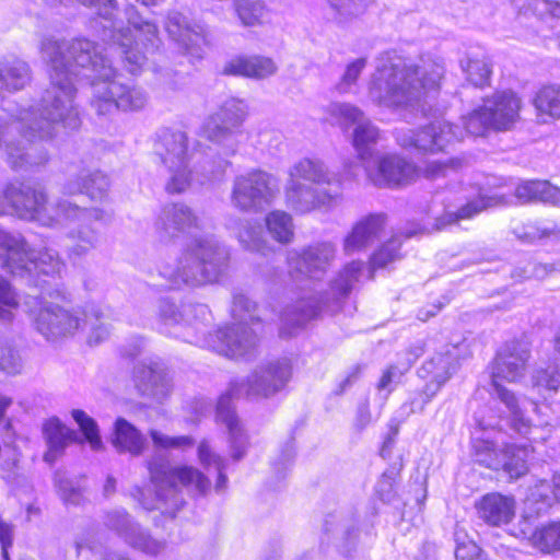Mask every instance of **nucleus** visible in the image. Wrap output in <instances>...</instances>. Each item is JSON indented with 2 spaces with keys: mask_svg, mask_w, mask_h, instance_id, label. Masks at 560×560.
Here are the masks:
<instances>
[{
  "mask_svg": "<svg viewBox=\"0 0 560 560\" xmlns=\"http://www.w3.org/2000/svg\"><path fill=\"white\" fill-rule=\"evenodd\" d=\"M40 54L49 67L50 84L40 98L39 108H22L10 124L0 119V149L14 171H28L44 165L47 151L40 144L54 136L55 126L75 130L81 125L74 103V79H91L90 105L97 115L136 112L148 103L145 91L121 82L110 59L95 43L86 38L40 42Z\"/></svg>",
  "mask_w": 560,
  "mask_h": 560,
  "instance_id": "obj_1",
  "label": "nucleus"
},
{
  "mask_svg": "<svg viewBox=\"0 0 560 560\" xmlns=\"http://www.w3.org/2000/svg\"><path fill=\"white\" fill-rule=\"evenodd\" d=\"M9 212L47 228H61L79 222L78 228L68 233L72 241L69 247L70 257L88 255L101 241V233L94 223L103 221V210L80 207L66 198L48 202V196L40 187L24 183H10L1 187L0 214Z\"/></svg>",
  "mask_w": 560,
  "mask_h": 560,
  "instance_id": "obj_2",
  "label": "nucleus"
},
{
  "mask_svg": "<svg viewBox=\"0 0 560 560\" xmlns=\"http://www.w3.org/2000/svg\"><path fill=\"white\" fill-rule=\"evenodd\" d=\"M443 60L422 57L412 61L394 51L381 54L366 90L370 101L393 112L413 110L424 96L441 88Z\"/></svg>",
  "mask_w": 560,
  "mask_h": 560,
  "instance_id": "obj_3",
  "label": "nucleus"
},
{
  "mask_svg": "<svg viewBox=\"0 0 560 560\" xmlns=\"http://www.w3.org/2000/svg\"><path fill=\"white\" fill-rule=\"evenodd\" d=\"M292 376L289 359H279L259 365L246 381H234L217 404V421L226 427L231 455L234 460L244 457L247 435L236 416L232 399L241 396L268 398L282 390Z\"/></svg>",
  "mask_w": 560,
  "mask_h": 560,
  "instance_id": "obj_4",
  "label": "nucleus"
},
{
  "mask_svg": "<svg viewBox=\"0 0 560 560\" xmlns=\"http://www.w3.org/2000/svg\"><path fill=\"white\" fill-rule=\"evenodd\" d=\"M341 177L322 160L303 158L288 171L284 200L289 209L306 214L322 208H331L342 197Z\"/></svg>",
  "mask_w": 560,
  "mask_h": 560,
  "instance_id": "obj_5",
  "label": "nucleus"
},
{
  "mask_svg": "<svg viewBox=\"0 0 560 560\" xmlns=\"http://www.w3.org/2000/svg\"><path fill=\"white\" fill-rule=\"evenodd\" d=\"M530 359V348L526 341L512 340L503 345L491 363V385L493 396L503 402L509 411L511 427L522 435L530 430V419L525 415L527 406L537 411L534 401H524L520 405L513 392L504 387L501 382L516 383L526 372Z\"/></svg>",
  "mask_w": 560,
  "mask_h": 560,
  "instance_id": "obj_6",
  "label": "nucleus"
},
{
  "mask_svg": "<svg viewBox=\"0 0 560 560\" xmlns=\"http://www.w3.org/2000/svg\"><path fill=\"white\" fill-rule=\"evenodd\" d=\"M229 254L213 236L194 238L183 252L176 266L163 265L159 269L171 287L180 284L200 287L215 282L223 272Z\"/></svg>",
  "mask_w": 560,
  "mask_h": 560,
  "instance_id": "obj_7",
  "label": "nucleus"
},
{
  "mask_svg": "<svg viewBox=\"0 0 560 560\" xmlns=\"http://www.w3.org/2000/svg\"><path fill=\"white\" fill-rule=\"evenodd\" d=\"M148 470L155 502L141 501V504L171 517L185 504L182 488L198 495H205L210 489V480L192 466H173L164 458H153L148 462Z\"/></svg>",
  "mask_w": 560,
  "mask_h": 560,
  "instance_id": "obj_8",
  "label": "nucleus"
},
{
  "mask_svg": "<svg viewBox=\"0 0 560 560\" xmlns=\"http://www.w3.org/2000/svg\"><path fill=\"white\" fill-rule=\"evenodd\" d=\"M0 249L3 250V254H0V267L12 275L36 272L54 278L63 269V262L56 250H32L20 234L0 230Z\"/></svg>",
  "mask_w": 560,
  "mask_h": 560,
  "instance_id": "obj_9",
  "label": "nucleus"
},
{
  "mask_svg": "<svg viewBox=\"0 0 560 560\" xmlns=\"http://www.w3.org/2000/svg\"><path fill=\"white\" fill-rule=\"evenodd\" d=\"M279 192L278 178L261 170H250L233 180L231 202L241 211L258 212L268 207Z\"/></svg>",
  "mask_w": 560,
  "mask_h": 560,
  "instance_id": "obj_10",
  "label": "nucleus"
},
{
  "mask_svg": "<svg viewBox=\"0 0 560 560\" xmlns=\"http://www.w3.org/2000/svg\"><path fill=\"white\" fill-rule=\"evenodd\" d=\"M128 22L132 25L136 34L129 30H119L116 40L124 57L125 67L130 73H137L145 61L147 54H152L160 46L158 27L155 24L143 20L132 8L127 11Z\"/></svg>",
  "mask_w": 560,
  "mask_h": 560,
  "instance_id": "obj_11",
  "label": "nucleus"
},
{
  "mask_svg": "<svg viewBox=\"0 0 560 560\" xmlns=\"http://www.w3.org/2000/svg\"><path fill=\"white\" fill-rule=\"evenodd\" d=\"M464 137L460 127L445 120H435L419 130L401 129L396 132L400 147L417 152L436 153L459 142Z\"/></svg>",
  "mask_w": 560,
  "mask_h": 560,
  "instance_id": "obj_12",
  "label": "nucleus"
},
{
  "mask_svg": "<svg viewBox=\"0 0 560 560\" xmlns=\"http://www.w3.org/2000/svg\"><path fill=\"white\" fill-rule=\"evenodd\" d=\"M330 115L345 128L354 126L352 144L355 148L362 166L365 161H372L371 147L375 145L380 138V129L355 105L350 103H334L329 106Z\"/></svg>",
  "mask_w": 560,
  "mask_h": 560,
  "instance_id": "obj_13",
  "label": "nucleus"
},
{
  "mask_svg": "<svg viewBox=\"0 0 560 560\" xmlns=\"http://www.w3.org/2000/svg\"><path fill=\"white\" fill-rule=\"evenodd\" d=\"M32 319L35 329L49 341L73 336L82 328L78 312L43 300L38 302V310L32 311Z\"/></svg>",
  "mask_w": 560,
  "mask_h": 560,
  "instance_id": "obj_14",
  "label": "nucleus"
},
{
  "mask_svg": "<svg viewBox=\"0 0 560 560\" xmlns=\"http://www.w3.org/2000/svg\"><path fill=\"white\" fill-rule=\"evenodd\" d=\"M363 168L368 180L381 188L407 186L419 176L416 164L398 154L375 155Z\"/></svg>",
  "mask_w": 560,
  "mask_h": 560,
  "instance_id": "obj_15",
  "label": "nucleus"
},
{
  "mask_svg": "<svg viewBox=\"0 0 560 560\" xmlns=\"http://www.w3.org/2000/svg\"><path fill=\"white\" fill-rule=\"evenodd\" d=\"M247 115V104L243 100L230 97L208 117L203 135L209 141L223 143L240 131Z\"/></svg>",
  "mask_w": 560,
  "mask_h": 560,
  "instance_id": "obj_16",
  "label": "nucleus"
},
{
  "mask_svg": "<svg viewBox=\"0 0 560 560\" xmlns=\"http://www.w3.org/2000/svg\"><path fill=\"white\" fill-rule=\"evenodd\" d=\"M257 336L253 329L241 323H233L209 335L206 345L213 351L231 359L252 355L257 348Z\"/></svg>",
  "mask_w": 560,
  "mask_h": 560,
  "instance_id": "obj_17",
  "label": "nucleus"
},
{
  "mask_svg": "<svg viewBox=\"0 0 560 560\" xmlns=\"http://www.w3.org/2000/svg\"><path fill=\"white\" fill-rule=\"evenodd\" d=\"M105 525L115 530L132 548L148 555H158L165 548L161 540L152 538L124 510H114L106 514Z\"/></svg>",
  "mask_w": 560,
  "mask_h": 560,
  "instance_id": "obj_18",
  "label": "nucleus"
},
{
  "mask_svg": "<svg viewBox=\"0 0 560 560\" xmlns=\"http://www.w3.org/2000/svg\"><path fill=\"white\" fill-rule=\"evenodd\" d=\"M192 228H199V218L188 206L179 202L165 205L154 222V231L161 242L171 241Z\"/></svg>",
  "mask_w": 560,
  "mask_h": 560,
  "instance_id": "obj_19",
  "label": "nucleus"
},
{
  "mask_svg": "<svg viewBox=\"0 0 560 560\" xmlns=\"http://www.w3.org/2000/svg\"><path fill=\"white\" fill-rule=\"evenodd\" d=\"M336 246L330 242L312 244L289 258L291 268L308 278H322L336 257Z\"/></svg>",
  "mask_w": 560,
  "mask_h": 560,
  "instance_id": "obj_20",
  "label": "nucleus"
},
{
  "mask_svg": "<svg viewBox=\"0 0 560 560\" xmlns=\"http://www.w3.org/2000/svg\"><path fill=\"white\" fill-rule=\"evenodd\" d=\"M459 352L457 346H447L443 352L435 353L419 369L418 374L427 381L429 396H435L458 368Z\"/></svg>",
  "mask_w": 560,
  "mask_h": 560,
  "instance_id": "obj_21",
  "label": "nucleus"
},
{
  "mask_svg": "<svg viewBox=\"0 0 560 560\" xmlns=\"http://www.w3.org/2000/svg\"><path fill=\"white\" fill-rule=\"evenodd\" d=\"M132 381L141 396L159 401L165 399L172 390L171 380L158 362L137 363L132 371Z\"/></svg>",
  "mask_w": 560,
  "mask_h": 560,
  "instance_id": "obj_22",
  "label": "nucleus"
},
{
  "mask_svg": "<svg viewBox=\"0 0 560 560\" xmlns=\"http://www.w3.org/2000/svg\"><path fill=\"white\" fill-rule=\"evenodd\" d=\"M483 105L494 130L510 129L518 119L521 100L511 91L494 93L483 100Z\"/></svg>",
  "mask_w": 560,
  "mask_h": 560,
  "instance_id": "obj_23",
  "label": "nucleus"
},
{
  "mask_svg": "<svg viewBox=\"0 0 560 560\" xmlns=\"http://www.w3.org/2000/svg\"><path fill=\"white\" fill-rule=\"evenodd\" d=\"M154 154L164 166H175L190 162L188 137L180 130H163L154 143Z\"/></svg>",
  "mask_w": 560,
  "mask_h": 560,
  "instance_id": "obj_24",
  "label": "nucleus"
},
{
  "mask_svg": "<svg viewBox=\"0 0 560 560\" xmlns=\"http://www.w3.org/2000/svg\"><path fill=\"white\" fill-rule=\"evenodd\" d=\"M43 438L47 446L43 459L52 465L63 454L66 448L79 440L78 433L63 424L58 418H50L43 423Z\"/></svg>",
  "mask_w": 560,
  "mask_h": 560,
  "instance_id": "obj_25",
  "label": "nucleus"
},
{
  "mask_svg": "<svg viewBox=\"0 0 560 560\" xmlns=\"http://www.w3.org/2000/svg\"><path fill=\"white\" fill-rule=\"evenodd\" d=\"M385 225V217L370 214L358 221L343 240V252L352 255L372 245L381 235Z\"/></svg>",
  "mask_w": 560,
  "mask_h": 560,
  "instance_id": "obj_26",
  "label": "nucleus"
},
{
  "mask_svg": "<svg viewBox=\"0 0 560 560\" xmlns=\"http://www.w3.org/2000/svg\"><path fill=\"white\" fill-rule=\"evenodd\" d=\"M479 517L486 523L500 526L512 521L515 514V500L513 497L498 492L488 493L476 504Z\"/></svg>",
  "mask_w": 560,
  "mask_h": 560,
  "instance_id": "obj_27",
  "label": "nucleus"
},
{
  "mask_svg": "<svg viewBox=\"0 0 560 560\" xmlns=\"http://www.w3.org/2000/svg\"><path fill=\"white\" fill-rule=\"evenodd\" d=\"M109 188V179L101 171L80 170L63 186L66 195L85 194L91 199H102Z\"/></svg>",
  "mask_w": 560,
  "mask_h": 560,
  "instance_id": "obj_28",
  "label": "nucleus"
},
{
  "mask_svg": "<svg viewBox=\"0 0 560 560\" xmlns=\"http://www.w3.org/2000/svg\"><path fill=\"white\" fill-rule=\"evenodd\" d=\"M166 31L168 35L177 42L187 54L191 56H201V45L205 38L199 31L190 26L187 19L179 12H171L167 16Z\"/></svg>",
  "mask_w": 560,
  "mask_h": 560,
  "instance_id": "obj_29",
  "label": "nucleus"
},
{
  "mask_svg": "<svg viewBox=\"0 0 560 560\" xmlns=\"http://www.w3.org/2000/svg\"><path fill=\"white\" fill-rule=\"evenodd\" d=\"M522 205L544 203L560 207V188L549 180L532 179L521 182L514 192Z\"/></svg>",
  "mask_w": 560,
  "mask_h": 560,
  "instance_id": "obj_30",
  "label": "nucleus"
},
{
  "mask_svg": "<svg viewBox=\"0 0 560 560\" xmlns=\"http://www.w3.org/2000/svg\"><path fill=\"white\" fill-rule=\"evenodd\" d=\"M504 196H480L479 198L467 202L456 212H445L435 219L433 229L442 231L447 226L457 223L459 220H467L480 213L482 210L500 205H508Z\"/></svg>",
  "mask_w": 560,
  "mask_h": 560,
  "instance_id": "obj_31",
  "label": "nucleus"
},
{
  "mask_svg": "<svg viewBox=\"0 0 560 560\" xmlns=\"http://www.w3.org/2000/svg\"><path fill=\"white\" fill-rule=\"evenodd\" d=\"M110 442L118 453H128L133 457L141 455L147 444L143 434L124 418L115 421Z\"/></svg>",
  "mask_w": 560,
  "mask_h": 560,
  "instance_id": "obj_32",
  "label": "nucleus"
},
{
  "mask_svg": "<svg viewBox=\"0 0 560 560\" xmlns=\"http://www.w3.org/2000/svg\"><path fill=\"white\" fill-rule=\"evenodd\" d=\"M277 70L278 67L271 58L252 56L232 59L225 66L224 73L259 80L275 74Z\"/></svg>",
  "mask_w": 560,
  "mask_h": 560,
  "instance_id": "obj_33",
  "label": "nucleus"
},
{
  "mask_svg": "<svg viewBox=\"0 0 560 560\" xmlns=\"http://www.w3.org/2000/svg\"><path fill=\"white\" fill-rule=\"evenodd\" d=\"M32 79L28 63L19 58L0 61V98L4 92L23 90Z\"/></svg>",
  "mask_w": 560,
  "mask_h": 560,
  "instance_id": "obj_34",
  "label": "nucleus"
},
{
  "mask_svg": "<svg viewBox=\"0 0 560 560\" xmlns=\"http://www.w3.org/2000/svg\"><path fill=\"white\" fill-rule=\"evenodd\" d=\"M322 311L319 300L315 296L301 299L288 305L281 316L282 325L281 335L285 334L288 328H299L304 326L308 320L315 318Z\"/></svg>",
  "mask_w": 560,
  "mask_h": 560,
  "instance_id": "obj_35",
  "label": "nucleus"
},
{
  "mask_svg": "<svg viewBox=\"0 0 560 560\" xmlns=\"http://www.w3.org/2000/svg\"><path fill=\"white\" fill-rule=\"evenodd\" d=\"M110 312L98 305H91L84 312L82 327H89V342L100 343L107 339L112 331Z\"/></svg>",
  "mask_w": 560,
  "mask_h": 560,
  "instance_id": "obj_36",
  "label": "nucleus"
},
{
  "mask_svg": "<svg viewBox=\"0 0 560 560\" xmlns=\"http://www.w3.org/2000/svg\"><path fill=\"white\" fill-rule=\"evenodd\" d=\"M363 262L360 260H353L347 264L334 279L330 284V293L332 300L339 303L340 300L347 298L353 290L355 283L362 273Z\"/></svg>",
  "mask_w": 560,
  "mask_h": 560,
  "instance_id": "obj_37",
  "label": "nucleus"
},
{
  "mask_svg": "<svg viewBox=\"0 0 560 560\" xmlns=\"http://www.w3.org/2000/svg\"><path fill=\"white\" fill-rule=\"evenodd\" d=\"M460 67L466 79L477 88L489 85L492 73V65L486 55L467 56L460 61Z\"/></svg>",
  "mask_w": 560,
  "mask_h": 560,
  "instance_id": "obj_38",
  "label": "nucleus"
},
{
  "mask_svg": "<svg viewBox=\"0 0 560 560\" xmlns=\"http://www.w3.org/2000/svg\"><path fill=\"white\" fill-rule=\"evenodd\" d=\"M267 230L271 237L280 244H289L294 237V224L291 214L275 210L265 219Z\"/></svg>",
  "mask_w": 560,
  "mask_h": 560,
  "instance_id": "obj_39",
  "label": "nucleus"
},
{
  "mask_svg": "<svg viewBox=\"0 0 560 560\" xmlns=\"http://www.w3.org/2000/svg\"><path fill=\"white\" fill-rule=\"evenodd\" d=\"M532 545L542 553L560 551V521L550 522L534 530L530 536Z\"/></svg>",
  "mask_w": 560,
  "mask_h": 560,
  "instance_id": "obj_40",
  "label": "nucleus"
},
{
  "mask_svg": "<svg viewBox=\"0 0 560 560\" xmlns=\"http://www.w3.org/2000/svg\"><path fill=\"white\" fill-rule=\"evenodd\" d=\"M529 452L526 447L509 445L503 448V457L500 469H503L511 479L524 476L527 470Z\"/></svg>",
  "mask_w": 560,
  "mask_h": 560,
  "instance_id": "obj_41",
  "label": "nucleus"
},
{
  "mask_svg": "<svg viewBox=\"0 0 560 560\" xmlns=\"http://www.w3.org/2000/svg\"><path fill=\"white\" fill-rule=\"evenodd\" d=\"M237 240L247 250L256 252L261 255H268L272 252V246L264 237L261 226L253 224L249 221H245L241 224L237 232Z\"/></svg>",
  "mask_w": 560,
  "mask_h": 560,
  "instance_id": "obj_42",
  "label": "nucleus"
},
{
  "mask_svg": "<svg viewBox=\"0 0 560 560\" xmlns=\"http://www.w3.org/2000/svg\"><path fill=\"white\" fill-rule=\"evenodd\" d=\"M534 105L539 114L560 118V85L542 86L534 98Z\"/></svg>",
  "mask_w": 560,
  "mask_h": 560,
  "instance_id": "obj_43",
  "label": "nucleus"
},
{
  "mask_svg": "<svg viewBox=\"0 0 560 560\" xmlns=\"http://www.w3.org/2000/svg\"><path fill=\"white\" fill-rule=\"evenodd\" d=\"M168 176L165 180V190L168 194H183L192 185V170L189 163H183L175 166H165Z\"/></svg>",
  "mask_w": 560,
  "mask_h": 560,
  "instance_id": "obj_44",
  "label": "nucleus"
},
{
  "mask_svg": "<svg viewBox=\"0 0 560 560\" xmlns=\"http://www.w3.org/2000/svg\"><path fill=\"white\" fill-rule=\"evenodd\" d=\"M474 459L490 469L499 470L503 457V448L499 450L491 441L476 439L472 442Z\"/></svg>",
  "mask_w": 560,
  "mask_h": 560,
  "instance_id": "obj_45",
  "label": "nucleus"
},
{
  "mask_svg": "<svg viewBox=\"0 0 560 560\" xmlns=\"http://www.w3.org/2000/svg\"><path fill=\"white\" fill-rule=\"evenodd\" d=\"M236 12L245 26H255L262 23L266 7L261 0H238Z\"/></svg>",
  "mask_w": 560,
  "mask_h": 560,
  "instance_id": "obj_46",
  "label": "nucleus"
},
{
  "mask_svg": "<svg viewBox=\"0 0 560 560\" xmlns=\"http://www.w3.org/2000/svg\"><path fill=\"white\" fill-rule=\"evenodd\" d=\"M72 418L80 427V430L85 436L93 451H100L103 447V442L98 433L97 423L83 410L74 409L71 412Z\"/></svg>",
  "mask_w": 560,
  "mask_h": 560,
  "instance_id": "obj_47",
  "label": "nucleus"
},
{
  "mask_svg": "<svg viewBox=\"0 0 560 560\" xmlns=\"http://www.w3.org/2000/svg\"><path fill=\"white\" fill-rule=\"evenodd\" d=\"M366 65L368 59L365 57H360L349 62L346 66L345 72L342 73L340 80L335 85L336 91L340 94L350 93L353 86L357 85V82Z\"/></svg>",
  "mask_w": 560,
  "mask_h": 560,
  "instance_id": "obj_48",
  "label": "nucleus"
},
{
  "mask_svg": "<svg viewBox=\"0 0 560 560\" xmlns=\"http://www.w3.org/2000/svg\"><path fill=\"white\" fill-rule=\"evenodd\" d=\"M401 246V238L399 235H395L389 238L382 247L374 253L371 258L372 270L376 268H384L389 262L400 258L399 248Z\"/></svg>",
  "mask_w": 560,
  "mask_h": 560,
  "instance_id": "obj_49",
  "label": "nucleus"
},
{
  "mask_svg": "<svg viewBox=\"0 0 560 560\" xmlns=\"http://www.w3.org/2000/svg\"><path fill=\"white\" fill-rule=\"evenodd\" d=\"M256 303L244 294H236L233 298L232 316L235 323L248 326L259 318L255 316Z\"/></svg>",
  "mask_w": 560,
  "mask_h": 560,
  "instance_id": "obj_50",
  "label": "nucleus"
},
{
  "mask_svg": "<svg viewBox=\"0 0 560 560\" xmlns=\"http://www.w3.org/2000/svg\"><path fill=\"white\" fill-rule=\"evenodd\" d=\"M19 301L15 292L8 281L0 277V320L12 322L14 311L19 307Z\"/></svg>",
  "mask_w": 560,
  "mask_h": 560,
  "instance_id": "obj_51",
  "label": "nucleus"
},
{
  "mask_svg": "<svg viewBox=\"0 0 560 560\" xmlns=\"http://www.w3.org/2000/svg\"><path fill=\"white\" fill-rule=\"evenodd\" d=\"M533 384L535 387L542 388L551 394L557 393L560 387V368L553 364L537 370L533 376Z\"/></svg>",
  "mask_w": 560,
  "mask_h": 560,
  "instance_id": "obj_52",
  "label": "nucleus"
},
{
  "mask_svg": "<svg viewBox=\"0 0 560 560\" xmlns=\"http://www.w3.org/2000/svg\"><path fill=\"white\" fill-rule=\"evenodd\" d=\"M465 129L472 136H483L489 129H492L490 116L485 110V105L474 109L464 118Z\"/></svg>",
  "mask_w": 560,
  "mask_h": 560,
  "instance_id": "obj_53",
  "label": "nucleus"
},
{
  "mask_svg": "<svg viewBox=\"0 0 560 560\" xmlns=\"http://www.w3.org/2000/svg\"><path fill=\"white\" fill-rule=\"evenodd\" d=\"M369 0H329L340 21H347L362 14Z\"/></svg>",
  "mask_w": 560,
  "mask_h": 560,
  "instance_id": "obj_54",
  "label": "nucleus"
},
{
  "mask_svg": "<svg viewBox=\"0 0 560 560\" xmlns=\"http://www.w3.org/2000/svg\"><path fill=\"white\" fill-rule=\"evenodd\" d=\"M24 360L20 352L11 347L0 349V369L10 375L22 373Z\"/></svg>",
  "mask_w": 560,
  "mask_h": 560,
  "instance_id": "obj_55",
  "label": "nucleus"
},
{
  "mask_svg": "<svg viewBox=\"0 0 560 560\" xmlns=\"http://www.w3.org/2000/svg\"><path fill=\"white\" fill-rule=\"evenodd\" d=\"M154 445L162 448H187L194 445V440L188 435L168 436L158 430L150 431Z\"/></svg>",
  "mask_w": 560,
  "mask_h": 560,
  "instance_id": "obj_56",
  "label": "nucleus"
},
{
  "mask_svg": "<svg viewBox=\"0 0 560 560\" xmlns=\"http://www.w3.org/2000/svg\"><path fill=\"white\" fill-rule=\"evenodd\" d=\"M158 315L166 326L182 325L183 323V307L179 310L175 303L167 299L159 301Z\"/></svg>",
  "mask_w": 560,
  "mask_h": 560,
  "instance_id": "obj_57",
  "label": "nucleus"
},
{
  "mask_svg": "<svg viewBox=\"0 0 560 560\" xmlns=\"http://www.w3.org/2000/svg\"><path fill=\"white\" fill-rule=\"evenodd\" d=\"M85 7L94 8L96 13L104 20L109 22L108 28H116V23L113 21L116 12L115 0H77ZM107 28V25H105Z\"/></svg>",
  "mask_w": 560,
  "mask_h": 560,
  "instance_id": "obj_58",
  "label": "nucleus"
},
{
  "mask_svg": "<svg viewBox=\"0 0 560 560\" xmlns=\"http://www.w3.org/2000/svg\"><path fill=\"white\" fill-rule=\"evenodd\" d=\"M527 10L538 18L560 16V3L550 0H528Z\"/></svg>",
  "mask_w": 560,
  "mask_h": 560,
  "instance_id": "obj_59",
  "label": "nucleus"
},
{
  "mask_svg": "<svg viewBox=\"0 0 560 560\" xmlns=\"http://www.w3.org/2000/svg\"><path fill=\"white\" fill-rule=\"evenodd\" d=\"M210 316V311L205 304H187L183 306V323L194 325L203 323Z\"/></svg>",
  "mask_w": 560,
  "mask_h": 560,
  "instance_id": "obj_60",
  "label": "nucleus"
},
{
  "mask_svg": "<svg viewBox=\"0 0 560 560\" xmlns=\"http://www.w3.org/2000/svg\"><path fill=\"white\" fill-rule=\"evenodd\" d=\"M514 233L520 240L532 243L555 235L556 230L553 228L527 225L523 228V232L516 230Z\"/></svg>",
  "mask_w": 560,
  "mask_h": 560,
  "instance_id": "obj_61",
  "label": "nucleus"
},
{
  "mask_svg": "<svg viewBox=\"0 0 560 560\" xmlns=\"http://www.w3.org/2000/svg\"><path fill=\"white\" fill-rule=\"evenodd\" d=\"M198 457L205 467L213 465L215 468H225V460L213 453L206 441H202L198 446Z\"/></svg>",
  "mask_w": 560,
  "mask_h": 560,
  "instance_id": "obj_62",
  "label": "nucleus"
},
{
  "mask_svg": "<svg viewBox=\"0 0 560 560\" xmlns=\"http://www.w3.org/2000/svg\"><path fill=\"white\" fill-rule=\"evenodd\" d=\"M455 558L456 560H486L480 548L471 541L458 545L455 550Z\"/></svg>",
  "mask_w": 560,
  "mask_h": 560,
  "instance_id": "obj_63",
  "label": "nucleus"
},
{
  "mask_svg": "<svg viewBox=\"0 0 560 560\" xmlns=\"http://www.w3.org/2000/svg\"><path fill=\"white\" fill-rule=\"evenodd\" d=\"M453 165V161H431L422 170V175L428 179H436L446 175V171Z\"/></svg>",
  "mask_w": 560,
  "mask_h": 560,
  "instance_id": "obj_64",
  "label": "nucleus"
}]
</instances>
